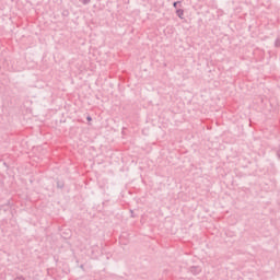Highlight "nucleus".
<instances>
[{"label":"nucleus","instance_id":"f257e3e1","mask_svg":"<svg viewBox=\"0 0 280 280\" xmlns=\"http://www.w3.org/2000/svg\"><path fill=\"white\" fill-rule=\"evenodd\" d=\"M183 14H184L183 10H177V15L179 16V19H183Z\"/></svg>","mask_w":280,"mask_h":280},{"label":"nucleus","instance_id":"f03ea898","mask_svg":"<svg viewBox=\"0 0 280 280\" xmlns=\"http://www.w3.org/2000/svg\"><path fill=\"white\" fill-rule=\"evenodd\" d=\"M173 5H174V8H176V5H178V2H174V4H173Z\"/></svg>","mask_w":280,"mask_h":280}]
</instances>
